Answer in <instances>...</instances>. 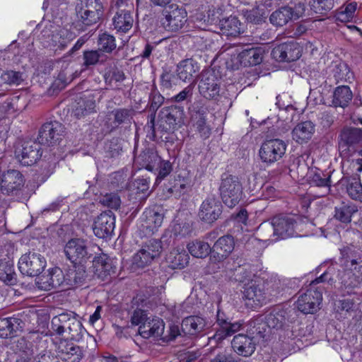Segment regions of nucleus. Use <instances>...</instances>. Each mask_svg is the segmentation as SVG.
I'll return each instance as SVG.
<instances>
[{
  "label": "nucleus",
  "mask_w": 362,
  "mask_h": 362,
  "mask_svg": "<svg viewBox=\"0 0 362 362\" xmlns=\"http://www.w3.org/2000/svg\"><path fill=\"white\" fill-rule=\"evenodd\" d=\"M340 156L349 158L362 147V129L354 127H344L338 136Z\"/></svg>",
  "instance_id": "1"
},
{
  "label": "nucleus",
  "mask_w": 362,
  "mask_h": 362,
  "mask_svg": "<svg viewBox=\"0 0 362 362\" xmlns=\"http://www.w3.org/2000/svg\"><path fill=\"white\" fill-rule=\"evenodd\" d=\"M222 176L219 187L221 197L223 203L230 208L235 206L243 197V186L237 176Z\"/></svg>",
  "instance_id": "2"
},
{
  "label": "nucleus",
  "mask_w": 362,
  "mask_h": 362,
  "mask_svg": "<svg viewBox=\"0 0 362 362\" xmlns=\"http://www.w3.org/2000/svg\"><path fill=\"white\" fill-rule=\"evenodd\" d=\"M75 11L79 21L86 26L96 24L103 16V6L98 0H78Z\"/></svg>",
  "instance_id": "3"
},
{
  "label": "nucleus",
  "mask_w": 362,
  "mask_h": 362,
  "mask_svg": "<svg viewBox=\"0 0 362 362\" xmlns=\"http://www.w3.org/2000/svg\"><path fill=\"white\" fill-rule=\"evenodd\" d=\"M222 83V77L214 70H204L199 76V92L202 97L207 100H218Z\"/></svg>",
  "instance_id": "4"
},
{
  "label": "nucleus",
  "mask_w": 362,
  "mask_h": 362,
  "mask_svg": "<svg viewBox=\"0 0 362 362\" xmlns=\"http://www.w3.org/2000/svg\"><path fill=\"white\" fill-rule=\"evenodd\" d=\"M184 109L177 105L164 107L158 113L157 126L162 132L170 134L183 121Z\"/></svg>",
  "instance_id": "5"
},
{
  "label": "nucleus",
  "mask_w": 362,
  "mask_h": 362,
  "mask_svg": "<svg viewBox=\"0 0 362 362\" xmlns=\"http://www.w3.org/2000/svg\"><path fill=\"white\" fill-rule=\"evenodd\" d=\"M151 239L146 241L133 257V264L139 268H144L158 259L163 250V239Z\"/></svg>",
  "instance_id": "6"
},
{
  "label": "nucleus",
  "mask_w": 362,
  "mask_h": 362,
  "mask_svg": "<svg viewBox=\"0 0 362 362\" xmlns=\"http://www.w3.org/2000/svg\"><path fill=\"white\" fill-rule=\"evenodd\" d=\"M64 251L66 258L74 264H84L93 256L88 242L81 238L69 240Z\"/></svg>",
  "instance_id": "7"
},
{
  "label": "nucleus",
  "mask_w": 362,
  "mask_h": 362,
  "mask_svg": "<svg viewBox=\"0 0 362 362\" xmlns=\"http://www.w3.org/2000/svg\"><path fill=\"white\" fill-rule=\"evenodd\" d=\"M47 262L44 256L35 252L23 255L18 261L21 273L28 276H38L45 269Z\"/></svg>",
  "instance_id": "8"
},
{
  "label": "nucleus",
  "mask_w": 362,
  "mask_h": 362,
  "mask_svg": "<svg viewBox=\"0 0 362 362\" xmlns=\"http://www.w3.org/2000/svg\"><path fill=\"white\" fill-rule=\"evenodd\" d=\"M223 205L216 194H209L201 203L197 216L207 224H212L220 218Z\"/></svg>",
  "instance_id": "9"
},
{
  "label": "nucleus",
  "mask_w": 362,
  "mask_h": 362,
  "mask_svg": "<svg viewBox=\"0 0 362 362\" xmlns=\"http://www.w3.org/2000/svg\"><path fill=\"white\" fill-rule=\"evenodd\" d=\"M163 17L160 22L163 27L168 31L177 32L180 30L187 22V11L182 7L171 5L163 11Z\"/></svg>",
  "instance_id": "10"
},
{
  "label": "nucleus",
  "mask_w": 362,
  "mask_h": 362,
  "mask_svg": "<svg viewBox=\"0 0 362 362\" xmlns=\"http://www.w3.org/2000/svg\"><path fill=\"white\" fill-rule=\"evenodd\" d=\"M322 300V291L321 288H310L300 295L296 301V307L298 310L304 314H313L320 309V305Z\"/></svg>",
  "instance_id": "11"
},
{
  "label": "nucleus",
  "mask_w": 362,
  "mask_h": 362,
  "mask_svg": "<svg viewBox=\"0 0 362 362\" xmlns=\"http://www.w3.org/2000/svg\"><path fill=\"white\" fill-rule=\"evenodd\" d=\"M64 133V127L62 123L57 121L46 122L39 130L38 143L40 145H55L62 139Z\"/></svg>",
  "instance_id": "12"
},
{
  "label": "nucleus",
  "mask_w": 362,
  "mask_h": 362,
  "mask_svg": "<svg viewBox=\"0 0 362 362\" xmlns=\"http://www.w3.org/2000/svg\"><path fill=\"white\" fill-rule=\"evenodd\" d=\"M286 149V144L283 140L270 139L262 144L259 154L262 162L272 163L282 158Z\"/></svg>",
  "instance_id": "13"
},
{
  "label": "nucleus",
  "mask_w": 362,
  "mask_h": 362,
  "mask_svg": "<svg viewBox=\"0 0 362 362\" xmlns=\"http://www.w3.org/2000/svg\"><path fill=\"white\" fill-rule=\"evenodd\" d=\"M40 144L38 142L27 141L16 149L15 155L23 165L28 166L35 164L40 158Z\"/></svg>",
  "instance_id": "14"
},
{
  "label": "nucleus",
  "mask_w": 362,
  "mask_h": 362,
  "mask_svg": "<svg viewBox=\"0 0 362 362\" xmlns=\"http://www.w3.org/2000/svg\"><path fill=\"white\" fill-rule=\"evenodd\" d=\"M243 298L248 302L246 304L252 308H257L266 303L267 296L264 284L260 281L252 280L245 285Z\"/></svg>",
  "instance_id": "15"
},
{
  "label": "nucleus",
  "mask_w": 362,
  "mask_h": 362,
  "mask_svg": "<svg viewBox=\"0 0 362 362\" xmlns=\"http://www.w3.org/2000/svg\"><path fill=\"white\" fill-rule=\"evenodd\" d=\"M300 55L301 48L294 40L278 45L272 51V57L279 62H294L298 59Z\"/></svg>",
  "instance_id": "16"
},
{
  "label": "nucleus",
  "mask_w": 362,
  "mask_h": 362,
  "mask_svg": "<svg viewBox=\"0 0 362 362\" xmlns=\"http://www.w3.org/2000/svg\"><path fill=\"white\" fill-rule=\"evenodd\" d=\"M115 227L114 213L107 210L102 212L94 220L93 230L99 238H107L112 236Z\"/></svg>",
  "instance_id": "17"
},
{
  "label": "nucleus",
  "mask_w": 362,
  "mask_h": 362,
  "mask_svg": "<svg viewBox=\"0 0 362 362\" xmlns=\"http://www.w3.org/2000/svg\"><path fill=\"white\" fill-rule=\"evenodd\" d=\"M216 324V333L214 335V339L218 342L222 341L226 337L238 332L243 325L240 322H232L220 310L217 312Z\"/></svg>",
  "instance_id": "18"
},
{
  "label": "nucleus",
  "mask_w": 362,
  "mask_h": 362,
  "mask_svg": "<svg viewBox=\"0 0 362 362\" xmlns=\"http://www.w3.org/2000/svg\"><path fill=\"white\" fill-rule=\"evenodd\" d=\"M93 273L102 281L109 279L116 274V262L106 254L102 253L93 259Z\"/></svg>",
  "instance_id": "19"
},
{
  "label": "nucleus",
  "mask_w": 362,
  "mask_h": 362,
  "mask_svg": "<svg viewBox=\"0 0 362 362\" xmlns=\"http://www.w3.org/2000/svg\"><path fill=\"white\" fill-rule=\"evenodd\" d=\"M235 247L234 238L230 235L220 237L211 247L210 260L212 262H222L230 255Z\"/></svg>",
  "instance_id": "20"
},
{
  "label": "nucleus",
  "mask_w": 362,
  "mask_h": 362,
  "mask_svg": "<svg viewBox=\"0 0 362 362\" xmlns=\"http://www.w3.org/2000/svg\"><path fill=\"white\" fill-rule=\"evenodd\" d=\"M276 240L286 239L294 235L296 221L288 215L279 214L272 218Z\"/></svg>",
  "instance_id": "21"
},
{
  "label": "nucleus",
  "mask_w": 362,
  "mask_h": 362,
  "mask_svg": "<svg viewBox=\"0 0 362 362\" xmlns=\"http://www.w3.org/2000/svg\"><path fill=\"white\" fill-rule=\"evenodd\" d=\"M23 185V175L18 170H9L0 177L1 190L4 194L9 195L19 190Z\"/></svg>",
  "instance_id": "22"
},
{
  "label": "nucleus",
  "mask_w": 362,
  "mask_h": 362,
  "mask_svg": "<svg viewBox=\"0 0 362 362\" xmlns=\"http://www.w3.org/2000/svg\"><path fill=\"white\" fill-rule=\"evenodd\" d=\"M65 283L64 274L59 267L52 268L46 276H42L37 281V287L44 291H51L59 288Z\"/></svg>",
  "instance_id": "23"
},
{
  "label": "nucleus",
  "mask_w": 362,
  "mask_h": 362,
  "mask_svg": "<svg viewBox=\"0 0 362 362\" xmlns=\"http://www.w3.org/2000/svg\"><path fill=\"white\" fill-rule=\"evenodd\" d=\"M257 341L250 336L239 334L235 335L231 345L233 351L244 357L250 356L256 349Z\"/></svg>",
  "instance_id": "24"
},
{
  "label": "nucleus",
  "mask_w": 362,
  "mask_h": 362,
  "mask_svg": "<svg viewBox=\"0 0 362 362\" xmlns=\"http://www.w3.org/2000/svg\"><path fill=\"white\" fill-rule=\"evenodd\" d=\"M24 326V322L18 317H0V338L15 337L23 331Z\"/></svg>",
  "instance_id": "25"
},
{
  "label": "nucleus",
  "mask_w": 362,
  "mask_h": 362,
  "mask_svg": "<svg viewBox=\"0 0 362 362\" xmlns=\"http://www.w3.org/2000/svg\"><path fill=\"white\" fill-rule=\"evenodd\" d=\"M199 71L198 63L192 59L181 61L177 66V75L185 82L196 83L197 74Z\"/></svg>",
  "instance_id": "26"
},
{
  "label": "nucleus",
  "mask_w": 362,
  "mask_h": 362,
  "mask_svg": "<svg viewBox=\"0 0 362 362\" xmlns=\"http://www.w3.org/2000/svg\"><path fill=\"white\" fill-rule=\"evenodd\" d=\"M65 284L70 286H81L87 282L88 274L84 264H77L69 267L64 274Z\"/></svg>",
  "instance_id": "27"
},
{
  "label": "nucleus",
  "mask_w": 362,
  "mask_h": 362,
  "mask_svg": "<svg viewBox=\"0 0 362 362\" xmlns=\"http://www.w3.org/2000/svg\"><path fill=\"white\" fill-rule=\"evenodd\" d=\"M262 316L270 329L281 328L290 322L288 311L279 307L274 308Z\"/></svg>",
  "instance_id": "28"
},
{
  "label": "nucleus",
  "mask_w": 362,
  "mask_h": 362,
  "mask_svg": "<svg viewBox=\"0 0 362 362\" xmlns=\"http://www.w3.org/2000/svg\"><path fill=\"white\" fill-rule=\"evenodd\" d=\"M58 350L61 358L65 362H79L83 356L79 346L66 340L60 341Z\"/></svg>",
  "instance_id": "29"
},
{
  "label": "nucleus",
  "mask_w": 362,
  "mask_h": 362,
  "mask_svg": "<svg viewBox=\"0 0 362 362\" xmlns=\"http://www.w3.org/2000/svg\"><path fill=\"white\" fill-rule=\"evenodd\" d=\"M74 312L62 313L54 316L51 321V331L53 334L60 337H66L68 329L74 319Z\"/></svg>",
  "instance_id": "30"
},
{
  "label": "nucleus",
  "mask_w": 362,
  "mask_h": 362,
  "mask_svg": "<svg viewBox=\"0 0 362 362\" xmlns=\"http://www.w3.org/2000/svg\"><path fill=\"white\" fill-rule=\"evenodd\" d=\"M163 218L164 214L161 208L155 206L146 209L142 215L143 226L149 231L153 232L162 225Z\"/></svg>",
  "instance_id": "31"
},
{
  "label": "nucleus",
  "mask_w": 362,
  "mask_h": 362,
  "mask_svg": "<svg viewBox=\"0 0 362 362\" xmlns=\"http://www.w3.org/2000/svg\"><path fill=\"white\" fill-rule=\"evenodd\" d=\"M206 325V320L203 317L191 315L182 320V332L186 337L197 336L204 329Z\"/></svg>",
  "instance_id": "32"
},
{
  "label": "nucleus",
  "mask_w": 362,
  "mask_h": 362,
  "mask_svg": "<svg viewBox=\"0 0 362 362\" xmlns=\"http://www.w3.org/2000/svg\"><path fill=\"white\" fill-rule=\"evenodd\" d=\"M263 49L258 47L244 49L238 56L241 65L244 66H255L260 64L263 59Z\"/></svg>",
  "instance_id": "33"
},
{
  "label": "nucleus",
  "mask_w": 362,
  "mask_h": 362,
  "mask_svg": "<svg viewBox=\"0 0 362 362\" xmlns=\"http://www.w3.org/2000/svg\"><path fill=\"white\" fill-rule=\"evenodd\" d=\"M133 23V15L126 9H118L112 18L114 28L120 33H127L132 28Z\"/></svg>",
  "instance_id": "34"
},
{
  "label": "nucleus",
  "mask_w": 362,
  "mask_h": 362,
  "mask_svg": "<svg viewBox=\"0 0 362 362\" xmlns=\"http://www.w3.org/2000/svg\"><path fill=\"white\" fill-rule=\"evenodd\" d=\"M49 45L64 49L75 37V35L64 28L56 29L51 35H47Z\"/></svg>",
  "instance_id": "35"
},
{
  "label": "nucleus",
  "mask_w": 362,
  "mask_h": 362,
  "mask_svg": "<svg viewBox=\"0 0 362 362\" xmlns=\"http://www.w3.org/2000/svg\"><path fill=\"white\" fill-rule=\"evenodd\" d=\"M95 107L94 96L92 94L83 95L76 100L73 113L79 119L87 114L93 112Z\"/></svg>",
  "instance_id": "36"
},
{
  "label": "nucleus",
  "mask_w": 362,
  "mask_h": 362,
  "mask_svg": "<svg viewBox=\"0 0 362 362\" xmlns=\"http://www.w3.org/2000/svg\"><path fill=\"white\" fill-rule=\"evenodd\" d=\"M270 329L262 315L257 316L249 322L247 332L256 341L264 339L269 333Z\"/></svg>",
  "instance_id": "37"
},
{
  "label": "nucleus",
  "mask_w": 362,
  "mask_h": 362,
  "mask_svg": "<svg viewBox=\"0 0 362 362\" xmlns=\"http://www.w3.org/2000/svg\"><path fill=\"white\" fill-rule=\"evenodd\" d=\"M315 132V124L311 121L298 123L292 131L293 139L302 144L311 139Z\"/></svg>",
  "instance_id": "38"
},
{
  "label": "nucleus",
  "mask_w": 362,
  "mask_h": 362,
  "mask_svg": "<svg viewBox=\"0 0 362 362\" xmlns=\"http://www.w3.org/2000/svg\"><path fill=\"white\" fill-rule=\"evenodd\" d=\"M352 98L353 93L348 86H339L333 92L332 106L344 108L349 105Z\"/></svg>",
  "instance_id": "39"
},
{
  "label": "nucleus",
  "mask_w": 362,
  "mask_h": 362,
  "mask_svg": "<svg viewBox=\"0 0 362 362\" xmlns=\"http://www.w3.org/2000/svg\"><path fill=\"white\" fill-rule=\"evenodd\" d=\"M357 211L355 204L349 202H342L335 206L334 217L343 223H349L351 221L353 214Z\"/></svg>",
  "instance_id": "40"
},
{
  "label": "nucleus",
  "mask_w": 362,
  "mask_h": 362,
  "mask_svg": "<svg viewBox=\"0 0 362 362\" xmlns=\"http://www.w3.org/2000/svg\"><path fill=\"white\" fill-rule=\"evenodd\" d=\"M189 257L184 250L173 249L167 257L169 267L173 269H182L187 265Z\"/></svg>",
  "instance_id": "41"
},
{
  "label": "nucleus",
  "mask_w": 362,
  "mask_h": 362,
  "mask_svg": "<svg viewBox=\"0 0 362 362\" xmlns=\"http://www.w3.org/2000/svg\"><path fill=\"white\" fill-rule=\"evenodd\" d=\"M12 349L16 353V361L23 359H31L33 356V350L30 347V343L25 338L21 337L12 343Z\"/></svg>",
  "instance_id": "42"
},
{
  "label": "nucleus",
  "mask_w": 362,
  "mask_h": 362,
  "mask_svg": "<svg viewBox=\"0 0 362 362\" xmlns=\"http://www.w3.org/2000/svg\"><path fill=\"white\" fill-rule=\"evenodd\" d=\"M160 158L157 152L147 149L141 152L138 156L137 161L142 168L149 171H153L159 164Z\"/></svg>",
  "instance_id": "43"
},
{
  "label": "nucleus",
  "mask_w": 362,
  "mask_h": 362,
  "mask_svg": "<svg viewBox=\"0 0 362 362\" xmlns=\"http://www.w3.org/2000/svg\"><path fill=\"white\" fill-rule=\"evenodd\" d=\"M83 70H86L98 64H104L107 61V57L98 49L85 50L83 53Z\"/></svg>",
  "instance_id": "44"
},
{
  "label": "nucleus",
  "mask_w": 362,
  "mask_h": 362,
  "mask_svg": "<svg viewBox=\"0 0 362 362\" xmlns=\"http://www.w3.org/2000/svg\"><path fill=\"white\" fill-rule=\"evenodd\" d=\"M164 97L160 92L153 87L148 96V107L151 114V128L153 131L155 130V118L156 113L158 109L163 105L164 102Z\"/></svg>",
  "instance_id": "45"
},
{
  "label": "nucleus",
  "mask_w": 362,
  "mask_h": 362,
  "mask_svg": "<svg viewBox=\"0 0 362 362\" xmlns=\"http://www.w3.org/2000/svg\"><path fill=\"white\" fill-rule=\"evenodd\" d=\"M338 277L341 284L340 288L347 289V293H350L351 290L356 287L360 282V279L346 268L342 271H339Z\"/></svg>",
  "instance_id": "46"
},
{
  "label": "nucleus",
  "mask_w": 362,
  "mask_h": 362,
  "mask_svg": "<svg viewBox=\"0 0 362 362\" xmlns=\"http://www.w3.org/2000/svg\"><path fill=\"white\" fill-rule=\"evenodd\" d=\"M189 252L194 257L205 258L211 255V247L206 242L195 240L187 244Z\"/></svg>",
  "instance_id": "47"
},
{
  "label": "nucleus",
  "mask_w": 362,
  "mask_h": 362,
  "mask_svg": "<svg viewBox=\"0 0 362 362\" xmlns=\"http://www.w3.org/2000/svg\"><path fill=\"white\" fill-rule=\"evenodd\" d=\"M0 280L6 285L16 284L17 281L16 274L12 262L0 259Z\"/></svg>",
  "instance_id": "48"
},
{
  "label": "nucleus",
  "mask_w": 362,
  "mask_h": 362,
  "mask_svg": "<svg viewBox=\"0 0 362 362\" xmlns=\"http://www.w3.org/2000/svg\"><path fill=\"white\" fill-rule=\"evenodd\" d=\"M219 27L227 35H237L241 33V24L235 16H230L219 21Z\"/></svg>",
  "instance_id": "49"
},
{
  "label": "nucleus",
  "mask_w": 362,
  "mask_h": 362,
  "mask_svg": "<svg viewBox=\"0 0 362 362\" xmlns=\"http://www.w3.org/2000/svg\"><path fill=\"white\" fill-rule=\"evenodd\" d=\"M65 337L76 341H80L86 333V329L83 327L79 315L75 313Z\"/></svg>",
  "instance_id": "50"
},
{
  "label": "nucleus",
  "mask_w": 362,
  "mask_h": 362,
  "mask_svg": "<svg viewBox=\"0 0 362 362\" xmlns=\"http://www.w3.org/2000/svg\"><path fill=\"white\" fill-rule=\"evenodd\" d=\"M340 253L341 262L344 268L352 266L353 263L362 259V252L352 245L341 249Z\"/></svg>",
  "instance_id": "51"
},
{
  "label": "nucleus",
  "mask_w": 362,
  "mask_h": 362,
  "mask_svg": "<svg viewBox=\"0 0 362 362\" xmlns=\"http://www.w3.org/2000/svg\"><path fill=\"white\" fill-rule=\"evenodd\" d=\"M293 18L291 7L284 6L272 13L269 21L276 26H283Z\"/></svg>",
  "instance_id": "52"
},
{
  "label": "nucleus",
  "mask_w": 362,
  "mask_h": 362,
  "mask_svg": "<svg viewBox=\"0 0 362 362\" xmlns=\"http://www.w3.org/2000/svg\"><path fill=\"white\" fill-rule=\"evenodd\" d=\"M133 110L131 108H117L111 112V115L114 117L113 124L115 127H118L122 124H128L131 123L133 117Z\"/></svg>",
  "instance_id": "53"
},
{
  "label": "nucleus",
  "mask_w": 362,
  "mask_h": 362,
  "mask_svg": "<svg viewBox=\"0 0 362 362\" xmlns=\"http://www.w3.org/2000/svg\"><path fill=\"white\" fill-rule=\"evenodd\" d=\"M188 186L184 180H174L173 182H169L165 185V190L169 195L173 196L178 199L187 192Z\"/></svg>",
  "instance_id": "54"
},
{
  "label": "nucleus",
  "mask_w": 362,
  "mask_h": 362,
  "mask_svg": "<svg viewBox=\"0 0 362 362\" xmlns=\"http://www.w3.org/2000/svg\"><path fill=\"white\" fill-rule=\"evenodd\" d=\"M98 45L99 47L98 49L101 52L111 53L117 47L115 37L107 33L100 34Z\"/></svg>",
  "instance_id": "55"
},
{
  "label": "nucleus",
  "mask_w": 362,
  "mask_h": 362,
  "mask_svg": "<svg viewBox=\"0 0 362 362\" xmlns=\"http://www.w3.org/2000/svg\"><path fill=\"white\" fill-rule=\"evenodd\" d=\"M310 9L315 13L327 14L334 6V0H310Z\"/></svg>",
  "instance_id": "56"
},
{
  "label": "nucleus",
  "mask_w": 362,
  "mask_h": 362,
  "mask_svg": "<svg viewBox=\"0 0 362 362\" xmlns=\"http://www.w3.org/2000/svg\"><path fill=\"white\" fill-rule=\"evenodd\" d=\"M330 175L326 176L322 172H314L313 174L310 173L309 176V182L310 185L320 187H326L327 192L330 190L331 180Z\"/></svg>",
  "instance_id": "57"
},
{
  "label": "nucleus",
  "mask_w": 362,
  "mask_h": 362,
  "mask_svg": "<svg viewBox=\"0 0 362 362\" xmlns=\"http://www.w3.org/2000/svg\"><path fill=\"white\" fill-rule=\"evenodd\" d=\"M356 2H351L341 6L338 10L337 18L341 22L350 21L355 16Z\"/></svg>",
  "instance_id": "58"
},
{
  "label": "nucleus",
  "mask_w": 362,
  "mask_h": 362,
  "mask_svg": "<svg viewBox=\"0 0 362 362\" xmlns=\"http://www.w3.org/2000/svg\"><path fill=\"white\" fill-rule=\"evenodd\" d=\"M104 78L105 83L111 86L114 83L123 81L125 78V75L123 71L120 70L117 66H112L106 70L104 74Z\"/></svg>",
  "instance_id": "59"
},
{
  "label": "nucleus",
  "mask_w": 362,
  "mask_h": 362,
  "mask_svg": "<svg viewBox=\"0 0 362 362\" xmlns=\"http://www.w3.org/2000/svg\"><path fill=\"white\" fill-rule=\"evenodd\" d=\"M346 192L352 199L362 201V185L358 179L352 178L349 180Z\"/></svg>",
  "instance_id": "60"
},
{
  "label": "nucleus",
  "mask_w": 362,
  "mask_h": 362,
  "mask_svg": "<svg viewBox=\"0 0 362 362\" xmlns=\"http://www.w3.org/2000/svg\"><path fill=\"white\" fill-rule=\"evenodd\" d=\"M258 232L259 235L266 240H276V234L274 231L272 218L261 223L258 227Z\"/></svg>",
  "instance_id": "61"
},
{
  "label": "nucleus",
  "mask_w": 362,
  "mask_h": 362,
  "mask_svg": "<svg viewBox=\"0 0 362 362\" xmlns=\"http://www.w3.org/2000/svg\"><path fill=\"white\" fill-rule=\"evenodd\" d=\"M332 71L337 83L344 81H346L347 78H349L348 76L349 69L345 63L339 62L338 64H335Z\"/></svg>",
  "instance_id": "62"
},
{
  "label": "nucleus",
  "mask_w": 362,
  "mask_h": 362,
  "mask_svg": "<svg viewBox=\"0 0 362 362\" xmlns=\"http://www.w3.org/2000/svg\"><path fill=\"white\" fill-rule=\"evenodd\" d=\"M1 78L8 84H20L23 81V74L13 70H7L2 73Z\"/></svg>",
  "instance_id": "63"
},
{
  "label": "nucleus",
  "mask_w": 362,
  "mask_h": 362,
  "mask_svg": "<svg viewBox=\"0 0 362 362\" xmlns=\"http://www.w3.org/2000/svg\"><path fill=\"white\" fill-rule=\"evenodd\" d=\"M194 83H190L178 94L173 96L171 100L175 103H182L184 101H191L194 88Z\"/></svg>",
  "instance_id": "64"
}]
</instances>
